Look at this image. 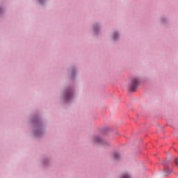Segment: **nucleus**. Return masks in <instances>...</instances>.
<instances>
[{
	"label": "nucleus",
	"mask_w": 178,
	"mask_h": 178,
	"mask_svg": "<svg viewBox=\"0 0 178 178\" xmlns=\"http://www.w3.org/2000/svg\"><path fill=\"white\" fill-rule=\"evenodd\" d=\"M139 83H140V80H138V78L134 79L131 83L129 84V90L130 91H136L137 88V86H138Z\"/></svg>",
	"instance_id": "f257e3e1"
},
{
	"label": "nucleus",
	"mask_w": 178,
	"mask_h": 178,
	"mask_svg": "<svg viewBox=\"0 0 178 178\" xmlns=\"http://www.w3.org/2000/svg\"><path fill=\"white\" fill-rule=\"evenodd\" d=\"M95 143H96L97 144L101 143H102V139L97 136L95 138Z\"/></svg>",
	"instance_id": "f03ea898"
},
{
	"label": "nucleus",
	"mask_w": 178,
	"mask_h": 178,
	"mask_svg": "<svg viewBox=\"0 0 178 178\" xmlns=\"http://www.w3.org/2000/svg\"><path fill=\"white\" fill-rule=\"evenodd\" d=\"M113 158L114 159H119V158H120V154H119L118 153H114Z\"/></svg>",
	"instance_id": "7ed1b4c3"
},
{
	"label": "nucleus",
	"mask_w": 178,
	"mask_h": 178,
	"mask_svg": "<svg viewBox=\"0 0 178 178\" xmlns=\"http://www.w3.org/2000/svg\"><path fill=\"white\" fill-rule=\"evenodd\" d=\"M113 38V40H118V33H114Z\"/></svg>",
	"instance_id": "20e7f679"
},
{
	"label": "nucleus",
	"mask_w": 178,
	"mask_h": 178,
	"mask_svg": "<svg viewBox=\"0 0 178 178\" xmlns=\"http://www.w3.org/2000/svg\"><path fill=\"white\" fill-rule=\"evenodd\" d=\"M122 178H130V176L127 174H124L123 176H122Z\"/></svg>",
	"instance_id": "39448f33"
},
{
	"label": "nucleus",
	"mask_w": 178,
	"mask_h": 178,
	"mask_svg": "<svg viewBox=\"0 0 178 178\" xmlns=\"http://www.w3.org/2000/svg\"><path fill=\"white\" fill-rule=\"evenodd\" d=\"M69 98H72V94H70V93H68L67 95V99H69Z\"/></svg>",
	"instance_id": "423d86ee"
},
{
	"label": "nucleus",
	"mask_w": 178,
	"mask_h": 178,
	"mask_svg": "<svg viewBox=\"0 0 178 178\" xmlns=\"http://www.w3.org/2000/svg\"><path fill=\"white\" fill-rule=\"evenodd\" d=\"M175 165H176L177 166H178V158H176V159H175Z\"/></svg>",
	"instance_id": "0eeeda50"
},
{
	"label": "nucleus",
	"mask_w": 178,
	"mask_h": 178,
	"mask_svg": "<svg viewBox=\"0 0 178 178\" xmlns=\"http://www.w3.org/2000/svg\"><path fill=\"white\" fill-rule=\"evenodd\" d=\"M164 176H168V175H166V174H164Z\"/></svg>",
	"instance_id": "6e6552de"
}]
</instances>
